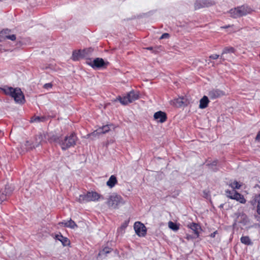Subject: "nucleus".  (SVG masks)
<instances>
[{
  "label": "nucleus",
  "mask_w": 260,
  "mask_h": 260,
  "mask_svg": "<svg viewBox=\"0 0 260 260\" xmlns=\"http://www.w3.org/2000/svg\"><path fill=\"white\" fill-rule=\"evenodd\" d=\"M49 140L50 142L58 144L62 150H66L76 145L77 137L74 133L63 138L60 134H52L49 137Z\"/></svg>",
  "instance_id": "1"
},
{
  "label": "nucleus",
  "mask_w": 260,
  "mask_h": 260,
  "mask_svg": "<svg viewBox=\"0 0 260 260\" xmlns=\"http://www.w3.org/2000/svg\"><path fill=\"white\" fill-rule=\"evenodd\" d=\"M6 94L10 95L14 98L15 101L18 103H22L24 101V95L19 88H14L12 87L5 86L4 87L0 88Z\"/></svg>",
  "instance_id": "2"
},
{
  "label": "nucleus",
  "mask_w": 260,
  "mask_h": 260,
  "mask_svg": "<svg viewBox=\"0 0 260 260\" xmlns=\"http://www.w3.org/2000/svg\"><path fill=\"white\" fill-rule=\"evenodd\" d=\"M252 11V9L250 7L248 6L243 5L232 9L230 11V13L232 17L236 18L250 14Z\"/></svg>",
  "instance_id": "3"
},
{
  "label": "nucleus",
  "mask_w": 260,
  "mask_h": 260,
  "mask_svg": "<svg viewBox=\"0 0 260 260\" xmlns=\"http://www.w3.org/2000/svg\"><path fill=\"white\" fill-rule=\"evenodd\" d=\"M107 204L109 207L117 209L119 206L124 205L125 202L120 196L113 194L109 197Z\"/></svg>",
  "instance_id": "4"
},
{
  "label": "nucleus",
  "mask_w": 260,
  "mask_h": 260,
  "mask_svg": "<svg viewBox=\"0 0 260 260\" xmlns=\"http://www.w3.org/2000/svg\"><path fill=\"white\" fill-rule=\"evenodd\" d=\"M100 197V195L95 191L88 192L86 194H80L78 198V201L80 203L97 201Z\"/></svg>",
  "instance_id": "5"
},
{
  "label": "nucleus",
  "mask_w": 260,
  "mask_h": 260,
  "mask_svg": "<svg viewBox=\"0 0 260 260\" xmlns=\"http://www.w3.org/2000/svg\"><path fill=\"white\" fill-rule=\"evenodd\" d=\"M139 98V92L134 90H131L127 94L121 98L119 97V100L122 105H127L128 103L138 100Z\"/></svg>",
  "instance_id": "6"
},
{
  "label": "nucleus",
  "mask_w": 260,
  "mask_h": 260,
  "mask_svg": "<svg viewBox=\"0 0 260 260\" xmlns=\"http://www.w3.org/2000/svg\"><path fill=\"white\" fill-rule=\"evenodd\" d=\"M86 63L92 67L93 69L97 70L105 68L108 62H105L102 58L97 57L93 60L89 59L86 61Z\"/></svg>",
  "instance_id": "7"
},
{
  "label": "nucleus",
  "mask_w": 260,
  "mask_h": 260,
  "mask_svg": "<svg viewBox=\"0 0 260 260\" xmlns=\"http://www.w3.org/2000/svg\"><path fill=\"white\" fill-rule=\"evenodd\" d=\"M235 224L240 223L246 225L249 222L247 216L243 212H237L234 213Z\"/></svg>",
  "instance_id": "8"
},
{
  "label": "nucleus",
  "mask_w": 260,
  "mask_h": 260,
  "mask_svg": "<svg viewBox=\"0 0 260 260\" xmlns=\"http://www.w3.org/2000/svg\"><path fill=\"white\" fill-rule=\"evenodd\" d=\"M135 231L139 237H144L146 234V228L145 225L139 221H137L134 225Z\"/></svg>",
  "instance_id": "9"
},
{
  "label": "nucleus",
  "mask_w": 260,
  "mask_h": 260,
  "mask_svg": "<svg viewBox=\"0 0 260 260\" xmlns=\"http://www.w3.org/2000/svg\"><path fill=\"white\" fill-rule=\"evenodd\" d=\"M11 30L5 29L0 31V42H2L6 39H9L11 41H15L16 39L15 35H11Z\"/></svg>",
  "instance_id": "10"
},
{
  "label": "nucleus",
  "mask_w": 260,
  "mask_h": 260,
  "mask_svg": "<svg viewBox=\"0 0 260 260\" xmlns=\"http://www.w3.org/2000/svg\"><path fill=\"white\" fill-rule=\"evenodd\" d=\"M214 4V2L212 0H199L194 4L195 9H199L204 7L211 6Z\"/></svg>",
  "instance_id": "11"
},
{
  "label": "nucleus",
  "mask_w": 260,
  "mask_h": 260,
  "mask_svg": "<svg viewBox=\"0 0 260 260\" xmlns=\"http://www.w3.org/2000/svg\"><path fill=\"white\" fill-rule=\"evenodd\" d=\"M224 94V91L218 89H214L209 91L208 95L211 99L214 100L221 97Z\"/></svg>",
  "instance_id": "12"
},
{
  "label": "nucleus",
  "mask_w": 260,
  "mask_h": 260,
  "mask_svg": "<svg viewBox=\"0 0 260 260\" xmlns=\"http://www.w3.org/2000/svg\"><path fill=\"white\" fill-rule=\"evenodd\" d=\"M153 117L155 120H156L158 122L160 123L165 122L167 119L166 114L161 111L155 112Z\"/></svg>",
  "instance_id": "13"
},
{
  "label": "nucleus",
  "mask_w": 260,
  "mask_h": 260,
  "mask_svg": "<svg viewBox=\"0 0 260 260\" xmlns=\"http://www.w3.org/2000/svg\"><path fill=\"white\" fill-rule=\"evenodd\" d=\"M231 199L236 200L241 204H245L246 202V200L244 198V196L238 193L237 191L234 192L233 196L231 197Z\"/></svg>",
  "instance_id": "14"
},
{
  "label": "nucleus",
  "mask_w": 260,
  "mask_h": 260,
  "mask_svg": "<svg viewBox=\"0 0 260 260\" xmlns=\"http://www.w3.org/2000/svg\"><path fill=\"white\" fill-rule=\"evenodd\" d=\"M235 52V49L232 47H225L223 49L222 54L220 56V60L222 61H224L225 60V56H224L225 54H228V53H232Z\"/></svg>",
  "instance_id": "15"
},
{
  "label": "nucleus",
  "mask_w": 260,
  "mask_h": 260,
  "mask_svg": "<svg viewBox=\"0 0 260 260\" xmlns=\"http://www.w3.org/2000/svg\"><path fill=\"white\" fill-rule=\"evenodd\" d=\"M59 224L60 225H63L65 227L70 228L71 229H74L75 227H77V225L76 223L70 219L69 221H63L59 223Z\"/></svg>",
  "instance_id": "16"
},
{
  "label": "nucleus",
  "mask_w": 260,
  "mask_h": 260,
  "mask_svg": "<svg viewBox=\"0 0 260 260\" xmlns=\"http://www.w3.org/2000/svg\"><path fill=\"white\" fill-rule=\"evenodd\" d=\"M188 226L194 232L197 237L199 236V230L201 229V226L199 224L192 222L188 224Z\"/></svg>",
  "instance_id": "17"
},
{
  "label": "nucleus",
  "mask_w": 260,
  "mask_h": 260,
  "mask_svg": "<svg viewBox=\"0 0 260 260\" xmlns=\"http://www.w3.org/2000/svg\"><path fill=\"white\" fill-rule=\"evenodd\" d=\"M209 101L207 96H204L200 101L199 108L200 109L206 108L208 105Z\"/></svg>",
  "instance_id": "18"
},
{
  "label": "nucleus",
  "mask_w": 260,
  "mask_h": 260,
  "mask_svg": "<svg viewBox=\"0 0 260 260\" xmlns=\"http://www.w3.org/2000/svg\"><path fill=\"white\" fill-rule=\"evenodd\" d=\"M112 251V249L108 247H104L102 250H100L98 255L102 258H105L107 256V254L110 253Z\"/></svg>",
  "instance_id": "19"
},
{
  "label": "nucleus",
  "mask_w": 260,
  "mask_h": 260,
  "mask_svg": "<svg viewBox=\"0 0 260 260\" xmlns=\"http://www.w3.org/2000/svg\"><path fill=\"white\" fill-rule=\"evenodd\" d=\"M117 183V180L116 177L114 175H112L109 178V180L107 182V185L110 188L113 187Z\"/></svg>",
  "instance_id": "20"
},
{
  "label": "nucleus",
  "mask_w": 260,
  "mask_h": 260,
  "mask_svg": "<svg viewBox=\"0 0 260 260\" xmlns=\"http://www.w3.org/2000/svg\"><path fill=\"white\" fill-rule=\"evenodd\" d=\"M82 57V52L80 50L73 51L72 58L73 60L76 61Z\"/></svg>",
  "instance_id": "21"
},
{
  "label": "nucleus",
  "mask_w": 260,
  "mask_h": 260,
  "mask_svg": "<svg viewBox=\"0 0 260 260\" xmlns=\"http://www.w3.org/2000/svg\"><path fill=\"white\" fill-rule=\"evenodd\" d=\"M14 188L13 187H12L11 185L9 184H7L6 185L5 190L3 191L4 192L5 194H6V197L7 196L10 194L12 192Z\"/></svg>",
  "instance_id": "22"
},
{
  "label": "nucleus",
  "mask_w": 260,
  "mask_h": 260,
  "mask_svg": "<svg viewBox=\"0 0 260 260\" xmlns=\"http://www.w3.org/2000/svg\"><path fill=\"white\" fill-rule=\"evenodd\" d=\"M56 239L60 241L63 245H66L68 242V239L63 237L61 235H56Z\"/></svg>",
  "instance_id": "23"
},
{
  "label": "nucleus",
  "mask_w": 260,
  "mask_h": 260,
  "mask_svg": "<svg viewBox=\"0 0 260 260\" xmlns=\"http://www.w3.org/2000/svg\"><path fill=\"white\" fill-rule=\"evenodd\" d=\"M240 241L241 243L247 245L251 244V240L248 236H242L240 239Z\"/></svg>",
  "instance_id": "24"
},
{
  "label": "nucleus",
  "mask_w": 260,
  "mask_h": 260,
  "mask_svg": "<svg viewBox=\"0 0 260 260\" xmlns=\"http://www.w3.org/2000/svg\"><path fill=\"white\" fill-rule=\"evenodd\" d=\"M45 117L43 116H34L32 117L30 119L31 122H40L45 121Z\"/></svg>",
  "instance_id": "25"
},
{
  "label": "nucleus",
  "mask_w": 260,
  "mask_h": 260,
  "mask_svg": "<svg viewBox=\"0 0 260 260\" xmlns=\"http://www.w3.org/2000/svg\"><path fill=\"white\" fill-rule=\"evenodd\" d=\"M168 226L174 231H177L179 229V226L176 223L171 221L168 222Z\"/></svg>",
  "instance_id": "26"
},
{
  "label": "nucleus",
  "mask_w": 260,
  "mask_h": 260,
  "mask_svg": "<svg viewBox=\"0 0 260 260\" xmlns=\"http://www.w3.org/2000/svg\"><path fill=\"white\" fill-rule=\"evenodd\" d=\"M36 143L34 145H33L34 147H37L40 145L41 141L43 140V136L41 134L38 135L36 136Z\"/></svg>",
  "instance_id": "27"
},
{
  "label": "nucleus",
  "mask_w": 260,
  "mask_h": 260,
  "mask_svg": "<svg viewBox=\"0 0 260 260\" xmlns=\"http://www.w3.org/2000/svg\"><path fill=\"white\" fill-rule=\"evenodd\" d=\"M128 225V221H125L121 225L119 229H118L117 232L121 233V234L124 233L125 229Z\"/></svg>",
  "instance_id": "28"
},
{
  "label": "nucleus",
  "mask_w": 260,
  "mask_h": 260,
  "mask_svg": "<svg viewBox=\"0 0 260 260\" xmlns=\"http://www.w3.org/2000/svg\"><path fill=\"white\" fill-rule=\"evenodd\" d=\"M230 185L234 190L236 189H239L241 186L239 182L236 181L231 183Z\"/></svg>",
  "instance_id": "29"
},
{
  "label": "nucleus",
  "mask_w": 260,
  "mask_h": 260,
  "mask_svg": "<svg viewBox=\"0 0 260 260\" xmlns=\"http://www.w3.org/2000/svg\"><path fill=\"white\" fill-rule=\"evenodd\" d=\"M217 160H214L212 163L210 164H207V165L209 166V167L211 169H212L213 171H215L217 170V169L216 168H213V167H215L217 165Z\"/></svg>",
  "instance_id": "30"
},
{
  "label": "nucleus",
  "mask_w": 260,
  "mask_h": 260,
  "mask_svg": "<svg viewBox=\"0 0 260 260\" xmlns=\"http://www.w3.org/2000/svg\"><path fill=\"white\" fill-rule=\"evenodd\" d=\"M6 199V194L2 190H0V204Z\"/></svg>",
  "instance_id": "31"
},
{
  "label": "nucleus",
  "mask_w": 260,
  "mask_h": 260,
  "mask_svg": "<svg viewBox=\"0 0 260 260\" xmlns=\"http://www.w3.org/2000/svg\"><path fill=\"white\" fill-rule=\"evenodd\" d=\"M104 134V133L102 127H99L95 131H94L93 132V135H96V134L100 135V134Z\"/></svg>",
  "instance_id": "32"
},
{
  "label": "nucleus",
  "mask_w": 260,
  "mask_h": 260,
  "mask_svg": "<svg viewBox=\"0 0 260 260\" xmlns=\"http://www.w3.org/2000/svg\"><path fill=\"white\" fill-rule=\"evenodd\" d=\"M236 191L235 190H233L232 191L227 190L225 191V193L227 196V197L231 199V197L233 196V194L234 193V192Z\"/></svg>",
  "instance_id": "33"
},
{
  "label": "nucleus",
  "mask_w": 260,
  "mask_h": 260,
  "mask_svg": "<svg viewBox=\"0 0 260 260\" xmlns=\"http://www.w3.org/2000/svg\"><path fill=\"white\" fill-rule=\"evenodd\" d=\"M34 144H31L29 141H27L25 142V145L26 146L27 149H32L35 148L33 147V145Z\"/></svg>",
  "instance_id": "34"
},
{
  "label": "nucleus",
  "mask_w": 260,
  "mask_h": 260,
  "mask_svg": "<svg viewBox=\"0 0 260 260\" xmlns=\"http://www.w3.org/2000/svg\"><path fill=\"white\" fill-rule=\"evenodd\" d=\"M257 212L260 215V196L257 198Z\"/></svg>",
  "instance_id": "35"
},
{
  "label": "nucleus",
  "mask_w": 260,
  "mask_h": 260,
  "mask_svg": "<svg viewBox=\"0 0 260 260\" xmlns=\"http://www.w3.org/2000/svg\"><path fill=\"white\" fill-rule=\"evenodd\" d=\"M104 134L110 131V127L108 125H106L102 126Z\"/></svg>",
  "instance_id": "36"
},
{
  "label": "nucleus",
  "mask_w": 260,
  "mask_h": 260,
  "mask_svg": "<svg viewBox=\"0 0 260 260\" xmlns=\"http://www.w3.org/2000/svg\"><path fill=\"white\" fill-rule=\"evenodd\" d=\"M169 37L170 35L169 34L164 33L161 36V37H160V39H167L169 38Z\"/></svg>",
  "instance_id": "37"
},
{
  "label": "nucleus",
  "mask_w": 260,
  "mask_h": 260,
  "mask_svg": "<svg viewBox=\"0 0 260 260\" xmlns=\"http://www.w3.org/2000/svg\"><path fill=\"white\" fill-rule=\"evenodd\" d=\"M219 56L218 55H217L216 54H214L211 55L209 56V58L211 59H216L219 57Z\"/></svg>",
  "instance_id": "38"
},
{
  "label": "nucleus",
  "mask_w": 260,
  "mask_h": 260,
  "mask_svg": "<svg viewBox=\"0 0 260 260\" xmlns=\"http://www.w3.org/2000/svg\"><path fill=\"white\" fill-rule=\"evenodd\" d=\"M52 87V84L51 83H46L44 85V87L45 88H49Z\"/></svg>",
  "instance_id": "39"
},
{
  "label": "nucleus",
  "mask_w": 260,
  "mask_h": 260,
  "mask_svg": "<svg viewBox=\"0 0 260 260\" xmlns=\"http://www.w3.org/2000/svg\"><path fill=\"white\" fill-rule=\"evenodd\" d=\"M255 140L258 142L260 141V131L258 132L255 137Z\"/></svg>",
  "instance_id": "40"
},
{
  "label": "nucleus",
  "mask_w": 260,
  "mask_h": 260,
  "mask_svg": "<svg viewBox=\"0 0 260 260\" xmlns=\"http://www.w3.org/2000/svg\"><path fill=\"white\" fill-rule=\"evenodd\" d=\"M185 238L188 240H189L190 239H192L193 238V237L191 236V235H187L186 236V237Z\"/></svg>",
  "instance_id": "41"
},
{
  "label": "nucleus",
  "mask_w": 260,
  "mask_h": 260,
  "mask_svg": "<svg viewBox=\"0 0 260 260\" xmlns=\"http://www.w3.org/2000/svg\"><path fill=\"white\" fill-rule=\"evenodd\" d=\"M216 234H217V231H215L211 234L210 237L212 238H214Z\"/></svg>",
  "instance_id": "42"
},
{
  "label": "nucleus",
  "mask_w": 260,
  "mask_h": 260,
  "mask_svg": "<svg viewBox=\"0 0 260 260\" xmlns=\"http://www.w3.org/2000/svg\"><path fill=\"white\" fill-rule=\"evenodd\" d=\"M4 49H2V46L0 45V51L2 52Z\"/></svg>",
  "instance_id": "43"
},
{
  "label": "nucleus",
  "mask_w": 260,
  "mask_h": 260,
  "mask_svg": "<svg viewBox=\"0 0 260 260\" xmlns=\"http://www.w3.org/2000/svg\"><path fill=\"white\" fill-rule=\"evenodd\" d=\"M229 27H230V25H226V26H223L222 28H228Z\"/></svg>",
  "instance_id": "44"
},
{
  "label": "nucleus",
  "mask_w": 260,
  "mask_h": 260,
  "mask_svg": "<svg viewBox=\"0 0 260 260\" xmlns=\"http://www.w3.org/2000/svg\"><path fill=\"white\" fill-rule=\"evenodd\" d=\"M147 49H149V50H152V47H148L147 48Z\"/></svg>",
  "instance_id": "45"
},
{
  "label": "nucleus",
  "mask_w": 260,
  "mask_h": 260,
  "mask_svg": "<svg viewBox=\"0 0 260 260\" xmlns=\"http://www.w3.org/2000/svg\"><path fill=\"white\" fill-rule=\"evenodd\" d=\"M223 204H221V205H220L221 207H222Z\"/></svg>",
  "instance_id": "46"
},
{
  "label": "nucleus",
  "mask_w": 260,
  "mask_h": 260,
  "mask_svg": "<svg viewBox=\"0 0 260 260\" xmlns=\"http://www.w3.org/2000/svg\"><path fill=\"white\" fill-rule=\"evenodd\" d=\"M223 204H221V205H220L221 207H222Z\"/></svg>",
  "instance_id": "47"
},
{
  "label": "nucleus",
  "mask_w": 260,
  "mask_h": 260,
  "mask_svg": "<svg viewBox=\"0 0 260 260\" xmlns=\"http://www.w3.org/2000/svg\"><path fill=\"white\" fill-rule=\"evenodd\" d=\"M223 204H221V205H220L221 207H222Z\"/></svg>",
  "instance_id": "48"
},
{
  "label": "nucleus",
  "mask_w": 260,
  "mask_h": 260,
  "mask_svg": "<svg viewBox=\"0 0 260 260\" xmlns=\"http://www.w3.org/2000/svg\"><path fill=\"white\" fill-rule=\"evenodd\" d=\"M3 0H0V1H3Z\"/></svg>",
  "instance_id": "49"
}]
</instances>
